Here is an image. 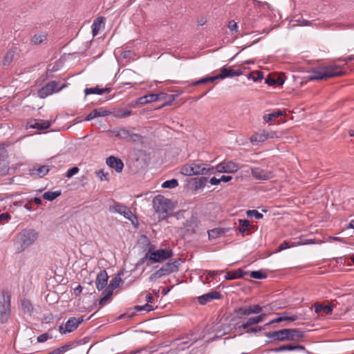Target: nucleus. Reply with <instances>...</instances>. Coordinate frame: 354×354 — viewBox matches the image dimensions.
Returning a JSON list of instances; mask_svg holds the SVG:
<instances>
[{
    "label": "nucleus",
    "instance_id": "obj_4",
    "mask_svg": "<svg viewBox=\"0 0 354 354\" xmlns=\"http://www.w3.org/2000/svg\"><path fill=\"white\" fill-rule=\"evenodd\" d=\"M262 310L263 307L259 304L236 307L233 310V313L237 315V317L233 318L232 321H235L236 319H243V317L249 316L251 315L261 314Z\"/></svg>",
    "mask_w": 354,
    "mask_h": 354
},
{
    "label": "nucleus",
    "instance_id": "obj_35",
    "mask_svg": "<svg viewBox=\"0 0 354 354\" xmlns=\"http://www.w3.org/2000/svg\"><path fill=\"white\" fill-rule=\"evenodd\" d=\"M197 227L198 219L196 217L192 216L189 220L187 221L186 230L190 234H194L195 228H196Z\"/></svg>",
    "mask_w": 354,
    "mask_h": 354
},
{
    "label": "nucleus",
    "instance_id": "obj_63",
    "mask_svg": "<svg viewBox=\"0 0 354 354\" xmlns=\"http://www.w3.org/2000/svg\"><path fill=\"white\" fill-rule=\"evenodd\" d=\"M227 27L228 28L232 31V32H237L238 31V25H237V23L235 22L234 20H231L228 22V24H227Z\"/></svg>",
    "mask_w": 354,
    "mask_h": 354
},
{
    "label": "nucleus",
    "instance_id": "obj_18",
    "mask_svg": "<svg viewBox=\"0 0 354 354\" xmlns=\"http://www.w3.org/2000/svg\"><path fill=\"white\" fill-rule=\"evenodd\" d=\"M192 164L194 171H195V175H208L214 173V168L213 167H209V165L206 164H198L194 162Z\"/></svg>",
    "mask_w": 354,
    "mask_h": 354
},
{
    "label": "nucleus",
    "instance_id": "obj_32",
    "mask_svg": "<svg viewBox=\"0 0 354 354\" xmlns=\"http://www.w3.org/2000/svg\"><path fill=\"white\" fill-rule=\"evenodd\" d=\"M315 312L317 314H319L324 312L326 315H329L333 310V306L332 305H322L319 303H316L314 306Z\"/></svg>",
    "mask_w": 354,
    "mask_h": 354
},
{
    "label": "nucleus",
    "instance_id": "obj_56",
    "mask_svg": "<svg viewBox=\"0 0 354 354\" xmlns=\"http://www.w3.org/2000/svg\"><path fill=\"white\" fill-rule=\"evenodd\" d=\"M246 214L250 217L254 216L257 219H261L263 217V215L256 209H249L246 212Z\"/></svg>",
    "mask_w": 354,
    "mask_h": 354
},
{
    "label": "nucleus",
    "instance_id": "obj_50",
    "mask_svg": "<svg viewBox=\"0 0 354 354\" xmlns=\"http://www.w3.org/2000/svg\"><path fill=\"white\" fill-rule=\"evenodd\" d=\"M180 173L185 176H193L195 175V171L192 167V164L185 165L182 167Z\"/></svg>",
    "mask_w": 354,
    "mask_h": 354
},
{
    "label": "nucleus",
    "instance_id": "obj_54",
    "mask_svg": "<svg viewBox=\"0 0 354 354\" xmlns=\"http://www.w3.org/2000/svg\"><path fill=\"white\" fill-rule=\"evenodd\" d=\"M239 321L236 322V329L240 332V335L243 333H246V330H248V326L246 324L245 322H243L241 324L239 325L242 319H239Z\"/></svg>",
    "mask_w": 354,
    "mask_h": 354
},
{
    "label": "nucleus",
    "instance_id": "obj_17",
    "mask_svg": "<svg viewBox=\"0 0 354 354\" xmlns=\"http://www.w3.org/2000/svg\"><path fill=\"white\" fill-rule=\"evenodd\" d=\"M109 276L105 270H100L96 277L95 285L97 290L101 291L106 288L108 283Z\"/></svg>",
    "mask_w": 354,
    "mask_h": 354
},
{
    "label": "nucleus",
    "instance_id": "obj_6",
    "mask_svg": "<svg viewBox=\"0 0 354 354\" xmlns=\"http://www.w3.org/2000/svg\"><path fill=\"white\" fill-rule=\"evenodd\" d=\"M290 331L287 330V328H283L279 330L265 332L263 335L270 338V340L266 341V344H277L279 342H286L288 341Z\"/></svg>",
    "mask_w": 354,
    "mask_h": 354
},
{
    "label": "nucleus",
    "instance_id": "obj_52",
    "mask_svg": "<svg viewBox=\"0 0 354 354\" xmlns=\"http://www.w3.org/2000/svg\"><path fill=\"white\" fill-rule=\"evenodd\" d=\"M155 308L149 304H145L143 306H135L133 307V310L139 312L142 310H145L147 312H150L151 310H153Z\"/></svg>",
    "mask_w": 354,
    "mask_h": 354
},
{
    "label": "nucleus",
    "instance_id": "obj_3",
    "mask_svg": "<svg viewBox=\"0 0 354 354\" xmlns=\"http://www.w3.org/2000/svg\"><path fill=\"white\" fill-rule=\"evenodd\" d=\"M153 206L156 213L159 214V218L161 220L167 219L171 216L169 211L172 209L174 205L171 200L165 198L162 195H157L153 199Z\"/></svg>",
    "mask_w": 354,
    "mask_h": 354
},
{
    "label": "nucleus",
    "instance_id": "obj_34",
    "mask_svg": "<svg viewBox=\"0 0 354 354\" xmlns=\"http://www.w3.org/2000/svg\"><path fill=\"white\" fill-rule=\"evenodd\" d=\"M269 137V133L262 131V132H258L254 134L251 137V142H262L266 140Z\"/></svg>",
    "mask_w": 354,
    "mask_h": 354
},
{
    "label": "nucleus",
    "instance_id": "obj_55",
    "mask_svg": "<svg viewBox=\"0 0 354 354\" xmlns=\"http://www.w3.org/2000/svg\"><path fill=\"white\" fill-rule=\"evenodd\" d=\"M281 317L286 318L285 321L294 322L298 319V316L297 315L291 314L290 312L285 311L282 313Z\"/></svg>",
    "mask_w": 354,
    "mask_h": 354
},
{
    "label": "nucleus",
    "instance_id": "obj_51",
    "mask_svg": "<svg viewBox=\"0 0 354 354\" xmlns=\"http://www.w3.org/2000/svg\"><path fill=\"white\" fill-rule=\"evenodd\" d=\"M178 186V180L173 178L171 180H167L162 183V187L163 188H168V189H173Z\"/></svg>",
    "mask_w": 354,
    "mask_h": 354
},
{
    "label": "nucleus",
    "instance_id": "obj_11",
    "mask_svg": "<svg viewBox=\"0 0 354 354\" xmlns=\"http://www.w3.org/2000/svg\"><path fill=\"white\" fill-rule=\"evenodd\" d=\"M243 74L241 70H234L232 66L226 67L225 66H223L220 69V73L216 75V78L217 80H223L228 77H234L236 76H239Z\"/></svg>",
    "mask_w": 354,
    "mask_h": 354
},
{
    "label": "nucleus",
    "instance_id": "obj_5",
    "mask_svg": "<svg viewBox=\"0 0 354 354\" xmlns=\"http://www.w3.org/2000/svg\"><path fill=\"white\" fill-rule=\"evenodd\" d=\"M149 254H151V259L153 263L163 262L174 255L173 251L171 249L162 248L155 250V246L149 243Z\"/></svg>",
    "mask_w": 354,
    "mask_h": 354
},
{
    "label": "nucleus",
    "instance_id": "obj_27",
    "mask_svg": "<svg viewBox=\"0 0 354 354\" xmlns=\"http://www.w3.org/2000/svg\"><path fill=\"white\" fill-rule=\"evenodd\" d=\"M290 333L288 335V341H297L304 337V331L297 328H287Z\"/></svg>",
    "mask_w": 354,
    "mask_h": 354
},
{
    "label": "nucleus",
    "instance_id": "obj_49",
    "mask_svg": "<svg viewBox=\"0 0 354 354\" xmlns=\"http://www.w3.org/2000/svg\"><path fill=\"white\" fill-rule=\"evenodd\" d=\"M167 275V273L165 271V268L161 267L160 269L156 270L155 272L151 274L150 277H149V280L150 281H153L156 279L162 277V276Z\"/></svg>",
    "mask_w": 354,
    "mask_h": 354
},
{
    "label": "nucleus",
    "instance_id": "obj_10",
    "mask_svg": "<svg viewBox=\"0 0 354 354\" xmlns=\"http://www.w3.org/2000/svg\"><path fill=\"white\" fill-rule=\"evenodd\" d=\"M8 153L3 145H0V175L4 176L9 173L10 165Z\"/></svg>",
    "mask_w": 354,
    "mask_h": 354
},
{
    "label": "nucleus",
    "instance_id": "obj_60",
    "mask_svg": "<svg viewBox=\"0 0 354 354\" xmlns=\"http://www.w3.org/2000/svg\"><path fill=\"white\" fill-rule=\"evenodd\" d=\"M95 174L97 176L100 178L101 180H109V174L108 172L104 173L103 170H98L95 171Z\"/></svg>",
    "mask_w": 354,
    "mask_h": 354
},
{
    "label": "nucleus",
    "instance_id": "obj_36",
    "mask_svg": "<svg viewBox=\"0 0 354 354\" xmlns=\"http://www.w3.org/2000/svg\"><path fill=\"white\" fill-rule=\"evenodd\" d=\"M285 114V111L282 110H277L276 111H273L269 114L265 115L263 116V120L266 122H269L273 121L275 118L282 116Z\"/></svg>",
    "mask_w": 354,
    "mask_h": 354
},
{
    "label": "nucleus",
    "instance_id": "obj_12",
    "mask_svg": "<svg viewBox=\"0 0 354 354\" xmlns=\"http://www.w3.org/2000/svg\"><path fill=\"white\" fill-rule=\"evenodd\" d=\"M240 169L238 164L232 162H222L216 167V170L219 173L234 174Z\"/></svg>",
    "mask_w": 354,
    "mask_h": 354
},
{
    "label": "nucleus",
    "instance_id": "obj_20",
    "mask_svg": "<svg viewBox=\"0 0 354 354\" xmlns=\"http://www.w3.org/2000/svg\"><path fill=\"white\" fill-rule=\"evenodd\" d=\"M306 348L304 346L301 344H283L279 347L272 348L271 351L274 353H279L282 351H305Z\"/></svg>",
    "mask_w": 354,
    "mask_h": 354
},
{
    "label": "nucleus",
    "instance_id": "obj_16",
    "mask_svg": "<svg viewBox=\"0 0 354 354\" xmlns=\"http://www.w3.org/2000/svg\"><path fill=\"white\" fill-rule=\"evenodd\" d=\"M51 126V122L48 120L31 119L27 123V127L36 129L39 131H43L48 129Z\"/></svg>",
    "mask_w": 354,
    "mask_h": 354
},
{
    "label": "nucleus",
    "instance_id": "obj_42",
    "mask_svg": "<svg viewBox=\"0 0 354 354\" xmlns=\"http://www.w3.org/2000/svg\"><path fill=\"white\" fill-rule=\"evenodd\" d=\"M111 114H113L114 117L118 118H125L131 114V111L128 109H118L113 112H111Z\"/></svg>",
    "mask_w": 354,
    "mask_h": 354
},
{
    "label": "nucleus",
    "instance_id": "obj_37",
    "mask_svg": "<svg viewBox=\"0 0 354 354\" xmlns=\"http://www.w3.org/2000/svg\"><path fill=\"white\" fill-rule=\"evenodd\" d=\"M102 297L99 299V305L100 309L102 308L106 303L110 302L112 299V295L111 292H108L106 290H104L102 292Z\"/></svg>",
    "mask_w": 354,
    "mask_h": 354
},
{
    "label": "nucleus",
    "instance_id": "obj_53",
    "mask_svg": "<svg viewBox=\"0 0 354 354\" xmlns=\"http://www.w3.org/2000/svg\"><path fill=\"white\" fill-rule=\"evenodd\" d=\"M250 277L256 279H263L267 277V274L260 270H254L250 273Z\"/></svg>",
    "mask_w": 354,
    "mask_h": 354
},
{
    "label": "nucleus",
    "instance_id": "obj_46",
    "mask_svg": "<svg viewBox=\"0 0 354 354\" xmlns=\"http://www.w3.org/2000/svg\"><path fill=\"white\" fill-rule=\"evenodd\" d=\"M266 329V326H248V330H246V333L249 335H257V333L263 331Z\"/></svg>",
    "mask_w": 354,
    "mask_h": 354
},
{
    "label": "nucleus",
    "instance_id": "obj_19",
    "mask_svg": "<svg viewBox=\"0 0 354 354\" xmlns=\"http://www.w3.org/2000/svg\"><path fill=\"white\" fill-rule=\"evenodd\" d=\"M222 295L219 292L211 291L198 297V301L201 305H205L214 299H220Z\"/></svg>",
    "mask_w": 354,
    "mask_h": 354
},
{
    "label": "nucleus",
    "instance_id": "obj_39",
    "mask_svg": "<svg viewBox=\"0 0 354 354\" xmlns=\"http://www.w3.org/2000/svg\"><path fill=\"white\" fill-rule=\"evenodd\" d=\"M62 192L60 190L55 191V192H46L44 193L43 198L44 199L48 201H53L55 199H56L57 197L61 196Z\"/></svg>",
    "mask_w": 354,
    "mask_h": 354
},
{
    "label": "nucleus",
    "instance_id": "obj_26",
    "mask_svg": "<svg viewBox=\"0 0 354 354\" xmlns=\"http://www.w3.org/2000/svg\"><path fill=\"white\" fill-rule=\"evenodd\" d=\"M111 91V88L110 87H105L100 88L99 86H97L95 87H91V88H86L84 89V93L86 95H90V94H97V95H102L103 93H109Z\"/></svg>",
    "mask_w": 354,
    "mask_h": 354
},
{
    "label": "nucleus",
    "instance_id": "obj_64",
    "mask_svg": "<svg viewBox=\"0 0 354 354\" xmlns=\"http://www.w3.org/2000/svg\"><path fill=\"white\" fill-rule=\"evenodd\" d=\"M13 54L12 53H8L3 58V64L8 65L12 60Z\"/></svg>",
    "mask_w": 354,
    "mask_h": 354
},
{
    "label": "nucleus",
    "instance_id": "obj_21",
    "mask_svg": "<svg viewBox=\"0 0 354 354\" xmlns=\"http://www.w3.org/2000/svg\"><path fill=\"white\" fill-rule=\"evenodd\" d=\"M106 164L111 168L114 169L118 173L121 172L124 168V163L121 159L113 156L106 158Z\"/></svg>",
    "mask_w": 354,
    "mask_h": 354
},
{
    "label": "nucleus",
    "instance_id": "obj_61",
    "mask_svg": "<svg viewBox=\"0 0 354 354\" xmlns=\"http://www.w3.org/2000/svg\"><path fill=\"white\" fill-rule=\"evenodd\" d=\"M291 248V242L288 241H284L282 243H281L278 246L277 251V252H281V251H282L283 250H286V249H288V248Z\"/></svg>",
    "mask_w": 354,
    "mask_h": 354
},
{
    "label": "nucleus",
    "instance_id": "obj_24",
    "mask_svg": "<svg viewBox=\"0 0 354 354\" xmlns=\"http://www.w3.org/2000/svg\"><path fill=\"white\" fill-rule=\"evenodd\" d=\"M180 259H175L174 261H169L162 267L165 268V271L167 274H169L172 272H176L178 270V267L180 265Z\"/></svg>",
    "mask_w": 354,
    "mask_h": 354
},
{
    "label": "nucleus",
    "instance_id": "obj_44",
    "mask_svg": "<svg viewBox=\"0 0 354 354\" xmlns=\"http://www.w3.org/2000/svg\"><path fill=\"white\" fill-rule=\"evenodd\" d=\"M263 78V73L259 71H252L248 75V80H252L255 82L261 81Z\"/></svg>",
    "mask_w": 354,
    "mask_h": 354
},
{
    "label": "nucleus",
    "instance_id": "obj_9",
    "mask_svg": "<svg viewBox=\"0 0 354 354\" xmlns=\"http://www.w3.org/2000/svg\"><path fill=\"white\" fill-rule=\"evenodd\" d=\"M84 322L83 316H81L79 318L76 317H70L65 324V328H64L63 326H60L59 327V331L62 334H65L66 333H71L76 330L80 324H81Z\"/></svg>",
    "mask_w": 354,
    "mask_h": 354
},
{
    "label": "nucleus",
    "instance_id": "obj_40",
    "mask_svg": "<svg viewBox=\"0 0 354 354\" xmlns=\"http://www.w3.org/2000/svg\"><path fill=\"white\" fill-rule=\"evenodd\" d=\"M215 80H217L216 78V75L212 76V77H203L197 81H195V82H193L189 84V85L194 86H197L199 84H207V83H209V82H213Z\"/></svg>",
    "mask_w": 354,
    "mask_h": 354
},
{
    "label": "nucleus",
    "instance_id": "obj_33",
    "mask_svg": "<svg viewBox=\"0 0 354 354\" xmlns=\"http://www.w3.org/2000/svg\"><path fill=\"white\" fill-rule=\"evenodd\" d=\"M105 18L103 17H97L92 24V34L93 37L96 36L100 30V28L102 24L104 23Z\"/></svg>",
    "mask_w": 354,
    "mask_h": 354
},
{
    "label": "nucleus",
    "instance_id": "obj_13",
    "mask_svg": "<svg viewBox=\"0 0 354 354\" xmlns=\"http://www.w3.org/2000/svg\"><path fill=\"white\" fill-rule=\"evenodd\" d=\"M10 315V297L7 298L3 296V302L0 305V322L3 324L7 322Z\"/></svg>",
    "mask_w": 354,
    "mask_h": 354
},
{
    "label": "nucleus",
    "instance_id": "obj_57",
    "mask_svg": "<svg viewBox=\"0 0 354 354\" xmlns=\"http://www.w3.org/2000/svg\"><path fill=\"white\" fill-rule=\"evenodd\" d=\"M175 99V95H167V98L165 100V102L163 104H162L160 106H158L157 109H158L167 106L171 105Z\"/></svg>",
    "mask_w": 354,
    "mask_h": 354
},
{
    "label": "nucleus",
    "instance_id": "obj_45",
    "mask_svg": "<svg viewBox=\"0 0 354 354\" xmlns=\"http://www.w3.org/2000/svg\"><path fill=\"white\" fill-rule=\"evenodd\" d=\"M150 254V252H149V250H148L147 252H146L145 255L138 261V263H136V267H139V266L143 265L145 262H147V266L152 265L153 263L151 262V254Z\"/></svg>",
    "mask_w": 354,
    "mask_h": 354
},
{
    "label": "nucleus",
    "instance_id": "obj_47",
    "mask_svg": "<svg viewBox=\"0 0 354 354\" xmlns=\"http://www.w3.org/2000/svg\"><path fill=\"white\" fill-rule=\"evenodd\" d=\"M167 275V273L165 271V268L161 267L160 269L156 270L155 272L151 274L150 277H149V280L150 281H153L156 279L162 277V276Z\"/></svg>",
    "mask_w": 354,
    "mask_h": 354
},
{
    "label": "nucleus",
    "instance_id": "obj_41",
    "mask_svg": "<svg viewBox=\"0 0 354 354\" xmlns=\"http://www.w3.org/2000/svg\"><path fill=\"white\" fill-rule=\"evenodd\" d=\"M21 306L24 313H28L29 315L33 311V307L30 300L24 299L21 300Z\"/></svg>",
    "mask_w": 354,
    "mask_h": 354
},
{
    "label": "nucleus",
    "instance_id": "obj_31",
    "mask_svg": "<svg viewBox=\"0 0 354 354\" xmlns=\"http://www.w3.org/2000/svg\"><path fill=\"white\" fill-rule=\"evenodd\" d=\"M50 171V167L48 165H41L37 168L35 167L30 170L31 175H36L39 178L46 176Z\"/></svg>",
    "mask_w": 354,
    "mask_h": 354
},
{
    "label": "nucleus",
    "instance_id": "obj_58",
    "mask_svg": "<svg viewBox=\"0 0 354 354\" xmlns=\"http://www.w3.org/2000/svg\"><path fill=\"white\" fill-rule=\"evenodd\" d=\"M79 170H80V169H79V168H78L77 167H73L70 168V169L67 171V172H66V174L65 176H66V178H71V177H73L74 175H75L76 174H77V173H78V171H79Z\"/></svg>",
    "mask_w": 354,
    "mask_h": 354
},
{
    "label": "nucleus",
    "instance_id": "obj_38",
    "mask_svg": "<svg viewBox=\"0 0 354 354\" xmlns=\"http://www.w3.org/2000/svg\"><path fill=\"white\" fill-rule=\"evenodd\" d=\"M193 180H194V189L195 191L199 189H203L208 181V178L204 176L201 178H194Z\"/></svg>",
    "mask_w": 354,
    "mask_h": 354
},
{
    "label": "nucleus",
    "instance_id": "obj_29",
    "mask_svg": "<svg viewBox=\"0 0 354 354\" xmlns=\"http://www.w3.org/2000/svg\"><path fill=\"white\" fill-rule=\"evenodd\" d=\"M122 272H119L109 283V284L104 289L111 294L113 293V290L119 287L120 283L122 282V280L120 277Z\"/></svg>",
    "mask_w": 354,
    "mask_h": 354
},
{
    "label": "nucleus",
    "instance_id": "obj_7",
    "mask_svg": "<svg viewBox=\"0 0 354 354\" xmlns=\"http://www.w3.org/2000/svg\"><path fill=\"white\" fill-rule=\"evenodd\" d=\"M110 132L113 133L115 137L128 142H137L142 138V136L140 134L133 133L124 128L113 129L111 130Z\"/></svg>",
    "mask_w": 354,
    "mask_h": 354
},
{
    "label": "nucleus",
    "instance_id": "obj_2",
    "mask_svg": "<svg viewBox=\"0 0 354 354\" xmlns=\"http://www.w3.org/2000/svg\"><path fill=\"white\" fill-rule=\"evenodd\" d=\"M38 238V233L32 228H26L19 232L15 237L14 245L16 252L21 253L31 245Z\"/></svg>",
    "mask_w": 354,
    "mask_h": 354
},
{
    "label": "nucleus",
    "instance_id": "obj_59",
    "mask_svg": "<svg viewBox=\"0 0 354 354\" xmlns=\"http://www.w3.org/2000/svg\"><path fill=\"white\" fill-rule=\"evenodd\" d=\"M11 218V215L8 212H3L0 214V224H4L8 222Z\"/></svg>",
    "mask_w": 354,
    "mask_h": 354
},
{
    "label": "nucleus",
    "instance_id": "obj_1",
    "mask_svg": "<svg viewBox=\"0 0 354 354\" xmlns=\"http://www.w3.org/2000/svg\"><path fill=\"white\" fill-rule=\"evenodd\" d=\"M310 73H313L306 77L308 81L322 80L343 75L345 72L337 65L324 66L313 68Z\"/></svg>",
    "mask_w": 354,
    "mask_h": 354
},
{
    "label": "nucleus",
    "instance_id": "obj_28",
    "mask_svg": "<svg viewBox=\"0 0 354 354\" xmlns=\"http://www.w3.org/2000/svg\"><path fill=\"white\" fill-rule=\"evenodd\" d=\"M285 80L282 77H274L270 75H268L267 77L265 79V82L269 85L272 86H281L283 84Z\"/></svg>",
    "mask_w": 354,
    "mask_h": 354
},
{
    "label": "nucleus",
    "instance_id": "obj_25",
    "mask_svg": "<svg viewBox=\"0 0 354 354\" xmlns=\"http://www.w3.org/2000/svg\"><path fill=\"white\" fill-rule=\"evenodd\" d=\"M267 315L266 313H261L255 317H249L245 319L243 317V320L245 319V322L248 326H257L259 323H261L265 320Z\"/></svg>",
    "mask_w": 354,
    "mask_h": 354
},
{
    "label": "nucleus",
    "instance_id": "obj_8",
    "mask_svg": "<svg viewBox=\"0 0 354 354\" xmlns=\"http://www.w3.org/2000/svg\"><path fill=\"white\" fill-rule=\"evenodd\" d=\"M57 85L58 82L57 81H50L38 90V96L40 98H45L53 94L54 92H59L62 89L66 87V84H63L61 87L57 89Z\"/></svg>",
    "mask_w": 354,
    "mask_h": 354
},
{
    "label": "nucleus",
    "instance_id": "obj_62",
    "mask_svg": "<svg viewBox=\"0 0 354 354\" xmlns=\"http://www.w3.org/2000/svg\"><path fill=\"white\" fill-rule=\"evenodd\" d=\"M51 338L48 333H43L37 337V342L39 343H43Z\"/></svg>",
    "mask_w": 354,
    "mask_h": 354
},
{
    "label": "nucleus",
    "instance_id": "obj_48",
    "mask_svg": "<svg viewBox=\"0 0 354 354\" xmlns=\"http://www.w3.org/2000/svg\"><path fill=\"white\" fill-rule=\"evenodd\" d=\"M167 275V273L165 271V268L161 267L160 269L156 270L155 272L151 274L150 277H149V280L150 281H153L156 279L162 277V276Z\"/></svg>",
    "mask_w": 354,
    "mask_h": 354
},
{
    "label": "nucleus",
    "instance_id": "obj_14",
    "mask_svg": "<svg viewBox=\"0 0 354 354\" xmlns=\"http://www.w3.org/2000/svg\"><path fill=\"white\" fill-rule=\"evenodd\" d=\"M251 175L254 178L258 180H267L274 177L272 171L267 169H263L260 167L252 168Z\"/></svg>",
    "mask_w": 354,
    "mask_h": 354
},
{
    "label": "nucleus",
    "instance_id": "obj_15",
    "mask_svg": "<svg viewBox=\"0 0 354 354\" xmlns=\"http://www.w3.org/2000/svg\"><path fill=\"white\" fill-rule=\"evenodd\" d=\"M109 209L111 212H118L121 215H123L126 218L131 221L132 223H133L132 220L133 217L136 219V217L133 214L129 207L118 203H115L113 206H110Z\"/></svg>",
    "mask_w": 354,
    "mask_h": 354
},
{
    "label": "nucleus",
    "instance_id": "obj_23",
    "mask_svg": "<svg viewBox=\"0 0 354 354\" xmlns=\"http://www.w3.org/2000/svg\"><path fill=\"white\" fill-rule=\"evenodd\" d=\"M227 227H216L207 231L209 239H216L224 236L230 231Z\"/></svg>",
    "mask_w": 354,
    "mask_h": 354
},
{
    "label": "nucleus",
    "instance_id": "obj_30",
    "mask_svg": "<svg viewBox=\"0 0 354 354\" xmlns=\"http://www.w3.org/2000/svg\"><path fill=\"white\" fill-rule=\"evenodd\" d=\"M239 227L236 229V231L241 233L243 236L245 234L247 231H249L253 227L248 219H239Z\"/></svg>",
    "mask_w": 354,
    "mask_h": 354
},
{
    "label": "nucleus",
    "instance_id": "obj_22",
    "mask_svg": "<svg viewBox=\"0 0 354 354\" xmlns=\"http://www.w3.org/2000/svg\"><path fill=\"white\" fill-rule=\"evenodd\" d=\"M111 114V112L109 111H107L104 109V108L101 107L99 109H95L93 110L89 114H88L86 118H84V120L86 121H90L94 118H98V117H104L107 116Z\"/></svg>",
    "mask_w": 354,
    "mask_h": 354
},
{
    "label": "nucleus",
    "instance_id": "obj_43",
    "mask_svg": "<svg viewBox=\"0 0 354 354\" xmlns=\"http://www.w3.org/2000/svg\"><path fill=\"white\" fill-rule=\"evenodd\" d=\"M46 39L47 35L44 33L35 34L32 37L31 42L35 45H38L46 40Z\"/></svg>",
    "mask_w": 354,
    "mask_h": 354
}]
</instances>
